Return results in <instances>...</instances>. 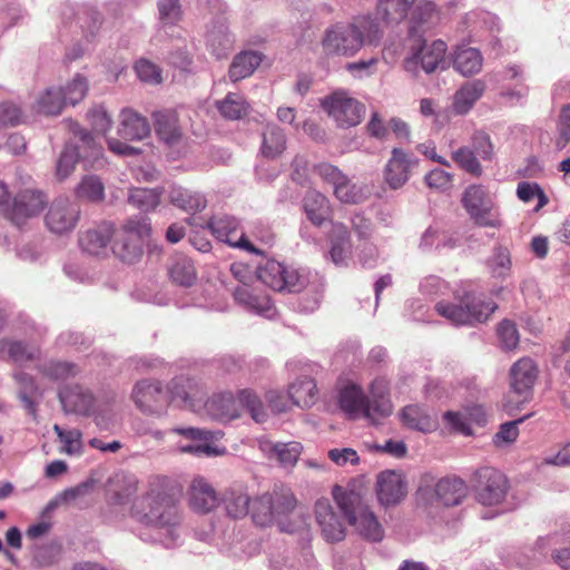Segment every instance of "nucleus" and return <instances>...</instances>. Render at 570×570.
<instances>
[{"instance_id":"nucleus-1","label":"nucleus","mask_w":570,"mask_h":570,"mask_svg":"<svg viewBox=\"0 0 570 570\" xmlns=\"http://www.w3.org/2000/svg\"><path fill=\"white\" fill-rule=\"evenodd\" d=\"M138 476L129 471L115 472L106 483V501L109 505L130 504L129 514L137 522L157 528L176 525L179 522L178 503L184 488L178 479L165 474H150L144 492L139 490Z\"/></svg>"},{"instance_id":"nucleus-2","label":"nucleus","mask_w":570,"mask_h":570,"mask_svg":"<svg viewBox=\"0 0 570 570\" xmlns=\"http://www.w3.org/2000/svg\"><path fill=\"white\" fill-rule=\"evenodd\" d=\"M382 37L379 23L368 16L356 17L347 24L328 28L322 39V50L327 57H352L365 45H376Z\"/></svg>"},{"instance_id":"nucleus-3","label":"nucleus","mask_w":570,"mask_h":570,"mask_svg":"<svg viewBox=\"0 0 570 570\" xmlns=\"http://www.w3.org/2000/svg\"><path fill=\"white\" fill-rule=\"evenodd\" d=\"M332 494L348 524L360 537L372 542L383 539L384 529L361 492L336 484Z\"/></svg>"},{"instance_id":"nucleus-4","label":"nucleus","mask_w":570,"mask_h":570,"mask_svg":"<svg viewBox=\"0 0 570 570\" xmlns=\"http://www.w3.org/2000/svg\"><path fill=\"white\" fill-rule=\"evenodd\" d=\"M498 308L490 298L473 291H456L454 301H440L435 304L436 313L455 325H475L485 323Z\"/></svg>"},{"instance_id":"nucleus-5","label":"nucleus","mask_w":570,"mask_h":570,"mask_svg":"<svg viewBox=\"0 0 570 570\" xmlns=\"http://www.w3.org/2000/svg\"><path fill=\"white\" fill-rule=\"evenodd\" d=\"M207 413L215 420L229 422L240 415V407H245L254 421L262 423L266 420V412L262 401L250 390H242L237 400L230 392L214 394L207 401L204 400Z\"/></svg>"},{"instance_id":"nucleus-6","label":"nucleus","mask_w":570,"mask_h":570,"mask_svg":"<svg viewBox=\"0 0 570 570\" xmlns=\"http://www.w3.org/2000/svg\"><path fill=\"white\" fill-rule=\"evenodd\" d=\"M151 226L145 217L128 218L115 230L111 250L122 263L132 265L144 256L145 240L149 237Z\"/></svg>"},{"instance_id":"nucleus-7","label":"nucleus","mask_w":570,"mask_h":570,"mask_svg":"<svg viewBox=\"0 0 570 570\" xmlns=\"http://www.w3.org/2000/svg\"><path fill=\"white\" fill-rule=\"evenodd\" d=\"M461 202L475 225L491 228L502 226L500 210L484 186H469L464 190Z\"/></svg>"},{"instance_id":"nucleus-8","label":"nucleus","mask_w":570,"mask_h":570,"mask_svg":"<svg viewBox=\"0 0 570 570\" xmlns=\"http://www.w3.org/2000/svg\"><path fill=\"white\" fill-rule=\"evenodd\" d=\"M131 400L136 407L146 415H160L170 404L168 390L157 380H140L131 391Z\"/></svg>"},{"instance_id":"nucleus-9","label":"nucleus","mask_w":570,"mask_h":570,"mask_svg":"<svg viewBox=\"0 0 570 570\" xmlns=\"http://www.w3.org/2000/svg\"><path fill=\"white\" fill-rule=\"evenodd\" d=\"M322 107L342 128L358 125L365 114V106L344 91H336L323 99Z\"/></svg>"},{"instance_id":"nucleus-10","label":"nucleus","mask_w":570,"mask_h":570,"mask_svg":"<svg viewBox=\"0 0 570 570\" xmlns=\"http://www.w3.org/2000/svg\"><path fill=\"white\" fill-rule=\"evenodd\" d=\"M271 494L273 495L274 522L277 523L282 532L294 533L306 525V518L298 511V501L291 490H274Z\"/></svg>"},{"instance_id":"nucleus-11","label":"nucleus","mask_w":570,"mask_h":570,"mask_svg":"<svg viewBox=\"0 0 570 570\" xmlns=\"http://www.w3.org/2000/svg\"><path fill=\"white\" fill-rule=\"evenodd\" d=\"M258 278L274 291L299 292L306 285V278L297 269L287 267L275 259H268L257 269Z\"/></svg>"},{"instance_id":"nucleus-12","label":"nucleus","mask_w":570,"mask_h":570,"mask_svg":"<svg viewBox=\"0 0 570 570\" xmlns=\"http://www.w3.org/2000/svg\"><path fill=\"white\" fill-rule=\"evenodd\" d=\"M474 489L478 502L492 507L501 503L508 492V480L499 470L483 466L474 473Z\"/></svg>"},{"instance_id":"nucleus-13","label":"nucleus","mask_w":570,"mask_h":570,"mask_svg":"<svg viewBox=\"0 0 570 570\" xmlns=\"http://www.w3.org/2000/svg\"><path fill=\"white\" fill-rule=\"evenodd\" d=\"M47 196L39 189L26 188L18 191L12 204L4 210L6 217L17 226L38 216L47 205Z\"/></svg>"},{"instance_id":"nucleus-14","label":"nucleus","mask_w":570,"mask_h":570,"mask_svg":"<svg viewBox=\"0 0 570 570\" xmlns=\"http://www.w3.org/2000/svg\"><path fill=\"white\" fill-rule=\"evenodd\" d=\"M80 218V207L68 198L55 199L45 216L47 228L62 235L75 229Z\"/></svg>"},{"instance_id":"nucleus-15","label":"nucleus","mask_w":570,"mask_h":570,"mask_svg":"<svg viewBox=\"0 0 570 570\" xmlns=\"http://www.w3.org/2000/svg\"><path fill=\"white\" fill-rule=\"evenodd\" d=\"M207 226L218 240L256 255H264V252L254 246L243 233H238L239 224L235 217L227 215L213 217Z\"/></svg>"},{"instance_id":"nucleus-16","label":"nucleus","mask_w":570,"mask_h":570,"mask_svg":"<svg viewBox=\"0 0 570 570\" xmlns=\"http://www.w3.org/2000/svg\"><path fill=\"white\" fill-rule=\"evenodd\" d=\"M416 165L417 158L413 154L402 148H393L383 170L384 181L392 189L401 188L407 183Z\"/></svg>"},{"instance_id":"nucleus-17","label":"nucleus","mask_w":570,"mask_h":570,"mask_svg":"<svg viewBox=\"0 0 570 570\" xmlns=\"http://www.w3.org/2000/svg\"><path fill=\"white\" fill-rule=\"evenodd\" d=\"M446 49L448 46L442 40H435L430 45L424 42L404 60V68L406 71L416 73L420 65L426 73H431L444 61Z\"/></svg>"},{"instance_id":"nucleus-18","label":"nucleus","mask_w":570,"mask_h":570,"mask_svg":"<svg viewBox=\"0 0 570 570\" xmlns=\"http://www.w3.org/2000/svg\"><path fill=\"white\" fill-rule=\"evenodd\" d=\"M115 235V225L101 222L79 234L78 243L82 252L91 256L105 257Z\"/></svg>"},{"instance_id":"nucleus-19","label":"nucleus","mask_w":570,"mask_h":570,"mask_svg":"<svg viewBox=\"0 0 570 570\" xmlns=\"http://www.w3.org/2000/svg\"><path fill=\"white\" fill-rule=\"evenodd\" d=\"M189 508L199 514H207L219 504V498L214 487L200 475L195 476L187 489Z\"/></svg>"},{"instance_id":"nucleus-20","label":"nucleus","mask_w":570,"mask_h":570,"mask_svg":"<svg viewBox=\"0 0 570 570\" xmlns=\"http://www.w3.org/2000/svg\"><path fill=\"white\" fill-rule=\"evenodd\" d=\"M376 495L383 507L399 504L406 495V482L400 472L386 470L376 479Z\"/></svg>"},{"instance_id":"nucleus-21","label":"nucleus","mask_w":570,"mask_h":570,"mask_svg":"<svg viewBox=\"0 0 570 570\" xmlns=\"http://www.w3.org/2000/svg\"><path fill=\"white\" fill-rule=\"evenodd\" d=\"M168 393L171 401H180L185 407L193 411L199 409L205 400L203 386L194 379L178 376L170 381Z\"/></svg>"},{"instance_id":"nucleus-22","label":"nucleus","mask_w":570,"mask_h":570,"mask_svg":"<svg viewBox=\"0 0 570 570\" xmlns=\"http://www.w3.org/2000/svg\"><path fill=\"white\" fill-rule=\"evenodd\" d=\"M314 513L322 535L327 542H338L345 538V527L328 499L317 500Z\"/></svg>"},{"instance_id":"nucleus-23","label":"nucleus","mask_w":570,"mask_h":570,"mask_svg":"<svg viewBox=\"0 0 570 570\" xmlns=\"http://www.w3.org/2000/svg\"><path fill=\"white\" fill-rule=\"evenodd\" d=\"M154 128L158 138L167 146H177L183 140V128L176 110L163 109L153 112Z\"/></svg>"},{"instance_id":"nucleus-24","label":"nucleus","mask_w":570,"mask_h":570,"mask_svg":"<svg viewBox=\"0 0 570 570\" xmlns=\"http://www.w3.org/2000/svg\"><path fill=\"white\" fill-rule=\"evenodd\" d=\"M170 432L179 434L190 441L203 442L199 444L180 445L179 452L181 453H190L196 456H214L224 452L209 444L214 439V433L212 431L197 428H176L171 429Z\"/></svg>"},{"instance_id":"nucleus-25","label":"nucleus","mask_w":570,"mask_h":570,"mask_svg":"<svg viewBox=\"0 0 570 570\" xmlns=\"http://www.w3.org/2000/svg\"><path fill=\"white\" fill-rule=\"evenodd\" d=\"M169 281L181 287H190L197 281V268L190 257L183 253L170 255L166 263Z\"/></svg>"},{"instance_id":"nucleus-26","label":"nucleus","mask_w":570,"mask_h":570,"mask_svg":"<svg viewBox=\"0 0 570 570\" xmlns=\"http://www.w3.org/2000/svg\"><path fill=\"white\" fill-rule=\"evenodd\" d=\"M59 400L67 413L90 415L94 406L92 394L80 385L66 386L59 392Z\"/></svg>"},{"instance_id":"nucleus-27","label":"nucleus","mask_w":570,"mask_h":570,"mask_svg":"<svg viewBox=\"0 0 570 570\" xmlns=\"http://www.w3.org/2000/svg\"><path fill=\"white\" fill-rule=\"evenodd\" d=\"M386 386L383 381H374L371 385L372 399H365L362 415L372 423L377 424L380 420L392 413V404L385 396Z\"/></svg>"},{"instance_id":"nucleus-28","label":"nucleus","mask_w":570,"mask_h":570,"mask_svg":"<svg viewBox=\"0 0 570 570\" xmlns=\"http://www.w3.org/2000/svg\"><path fill=\"white\" fill-rule=\"evenodd\" d=\"M539 368L531 357L518 360L510 368L511 387L517 394L530 392L538 379Z\"/></svg>"},{"instance_id":"nucleus-29","label":"nucleus","mask_w":570,"mask_h":570,"mask_svg":"<svg viewBox=\"0 0 570 570\" xmlns=\"http://www.w3.org/2000/svg\"><path fill=\"white\" fill-rule=\"evenodd\" d=\"M252 498L247 488L235 484L224 490L219 502L223 503L226 514L232 519H244L249 513Z\"/></svg>"},{"instance_id":"nucleus-30","label":"nucleus","mask_w":570,"mask_h":570,"mask_svg":"<svg viewBox=\"0 0 570 570\" xmlns=\"http://www.w3.org/2000/svg\"><path fill=\"white\" fill-rule=\"evenodd\" d=\"M466 484L460 478H443L433 489V495L438 502L445 507H454L466 497Z\"/></svg>"},{"instance_id":"nucleus-31","label":"nucleus","mask_w":570,"mask_h":570,"mask_svg":"<svg viewBox=\"0 0 570 570\" xmlns=\"http://www.w3.org/2000/svg\"><path fill=\"white\" fill-rule=\"evenodd\" d=\"M150 132L147 119L131 109H124L120 114L118 134L127 140H141Z\"/></svg>"},{"instance_id":"nucleus-32","label":"nucleus","mask_w":570,"mask_h":570,"mask_svg":"<svg viewBox=\"0 0 570 570\" xmlns=\"http://www.w3.org/2000/svg\"><path fill=\"white\" fill-rule=\"evenodd\" d=\"M453 68L464 77L476 75L483 66L481 52L471 47L460 46L453 53Z\"/></svg>"},{"instance_id":"nucleus-33","label":"nucleus","mask_w":570,"mask_h":570,"mask_svg":"<svg viewBox=\"0 0 570 570\" xmlns=\"http://www.w3.org/2000/svg\"><path fill=\"white\" fill-rule=\"evenodd\" d=\"M485 85L482 80L468 81L461 86L453 97V110L458 115L468 114L482 97Z\"/></svg>"},{"instance_id":"nucleus-34","label":"nucleus","mask_w":570,"mask_h":570,"mask_svg":"<svg viewBox=\"0 0 570 570\" xmlns=\"http://www.w3.org/2000/svg\"><path fill=\"white\" fill-rule=\"evenodd\" d=\"M303 206L307 218L315 226H322L330 218L331 207L328 199L316 190L306 193Z\"/></svg>"},{"instance_id":"nucleus-35","label":"nucleus","mask_w":570,"mask_h":570,"mask_svg":"<svg viewBox=\"0 0 570 570\" xmlns=\"http://www.w3.org/2000/svg\"><path fill=\"white\" fill-rule=\"evenodd\" d=\"M317 386L312 377H301L293 382L288 387V396L294 405L306 407L314 404L316 400Z\"/></svg>"},{"instance_id":"nucleus-36","label":"nucleus","mask_w":570,"mask_h":570,"mask_svg":"<svg viewBox=\"0 0 570 570\" xmlns=\"http://www.w3.org/2000/svg\"><path fill=\"white\" fill-rule=\"evenodd\" d=\"M286 148V138L284 131L276 125H266L262 134V155L274 159L278 157Z\"/></svg>"},{"instance_id":"nucleus-37","label":"nucleus","mask_w":570,"mask_h":570,"mask_svg":"<svg viewBox=\"0 0 570 570\" xmlns=\"http://www.w3.org/2000/svg\"><path fill=\"white\" fill-rule=\"evenodd\" d=\"M262 56L255 51H244L237 55L230 67L229 77L232 81H238L249 77L255 69L261 65Z\"/></svg>"},{"instance_id":"nucleus-38","label":"nucleus","mask_w":570,"mask_h":570,"mask_svg":"<svg viewBox=\"0 0 570 570\" xmlns=\"http://www.w3.org/2000/svg\"><path fill=\"white\" fill-rule=\"evenodd\" d=\"M415 0H379L377 13L386 23H399L405 19Z\"/></svg>"},{"instance_id":"nucleus-39","label":"nucleus","mask_w":570,"mask_h":570,"mask_svg":"<svg viewBox=\"0 0 570 570\" xmlns=\"http://www.w3.org/2000/svg\"><path fill=\"white\" fill-rule=\"evenodd\" d=\"M170 203L188 213H197L206 207V199L190 190L174 187L169 193Z\"/></svg>"},{"instance_id":"nucleus-40","label":"nucleus","mask_w":570,"mask_h":570,"mask_svg":"<svg viewBox=\"0 0 570 570\" xmlns=\"http://www.w3.org/2000/svg\"><path fill=\"white\" fill-rule=\"evenodd\" d=\"M249 513L253 522L259 527H269L274 522L273 495L263 493L250 501Z\"/></svg>"},{"instance_id":"nucleus-41","label":"nucleus","mask_w":570,"mask_h":570,"mask_svg":"<svg viewBox=\"0 0 570 570\" xmlns=\"http://www.w3.org/2000/svg\"><path fill=\"white\" fill-rule=\"evenodd\" d=\"M216 108L222 117L237 120L248 114L249 106L240 95L229 92L223 100L216 101Z\"/></svg>"},{"instance_id":"nucleus-42","label":"nucleus","mask_w":570,"mask_h":570,"mask_svg":"<svg viewBox=\"0 0 570 570\" xmlns=\"http://www.w3.org/2000/svg\"><path fill=\"white\" fill-rule=\"evenodd\" d=\"M365 399L360 386L350 384L340 392L338 403L345 413L355 416L362 414Z\"/></svg>"},{"instance_id":"nucleus-43","label":"nucleus","mask_w":570,"mask_h":570,"mask_svg":"<svg viewBox=\"0 0 570 570\" xmlns=\"http://www.w3.org/2000/svg\"><path fill=\"white\" fill-rule=\"evenodd\" d=\"M402 422L410 429L421 432H430L435 428V423L417 405H407L401 413Z\"/></svg>"},{"instance_id":"nucleus-44","label":"nucleus","mask_w":570,"mask_h":570,"mask_svg":"<svg viewBox=\"0 0 570 570\" xmlns=\"http://www.w3.org/2000/svg\"><path fill=\"white\" fill-rule=\"evenodd\" d=\"M160 191L149 188H132L128 202L141 212L154 210L160 203Z\"/></svg>"},{"instance_id":"nucleus-45","label":"nucleus","mask_w":570,"mask_h":570,"mask_svg":"<svg viewBox=\"0 0 570 570\" xmlns=\"http://www.w3.org/2000/svg\"><path fill=\"white\" fill-rule=\"evenodd\" d=\"M77 196L92 203L105 198V186L98 176H86L77 187Z\"/></svg>"},{"instance_id":"nucleus-46","label":"nucleus","mask_w":570,"mask_h":570,"mask_svg":"<svg viewBox=\"0 0 570 570\" xmlns=\"http://www.w3.org/2000/svg\"><path fill=\"white\" fill-rule=\"evenodd\" d=\"M4 350H7L9 358L18 364L36 360L40 354L38 347L28 346L19 341H3L2 351Z\"/></svg>"},{"instance_id":"nucleus-47","label":"nucleus","mask_w":570,"mask_h":570,"mask_svg":"<svg viewBox=\"0 0 570 570\" xmlns=\"http://www.w3.org/2000/svg\"><path fill=\"white\" fill-rule=\"evenodd\" d=\"M299 442L277 443L271 445V452L275 454L279 463L284 466H294L302 453Z\"/></svg>"},{"instance_id":"nucleus-48","label":"nucleus","mask_w":570,"mask_h":570,"mask_svg":"<svg viewBox=\"0 0 570 570\" xmlns=\"http://www.w3.org/2000/svg\"><path fill=\"white\" fill-rule=\"evenodd\" d=\"M62 89H48L38 100V110L45 115H59L65 106Z\"/></svg>"},{"instance_id":"nucleus-49","label":"nucleus","mask_w":570,"mask_h":570,"mask_svg":"<svg viewBox=\"0 0 570 570\" xmlns=\"http://www.w3.org/2000/svg\"><path fill=\"white\" fill-rule=\"evenodd\" d=\"M79 160V151L77 147L66 145L59 156L56 167V176L59 180L66 179L76 168Z\"/></svg>"},{"instance_id":"nucleus-50","label":"nucleus","mask_w":570,"mask_h":570,"mask_svg":"<svg viewBox=\"0 0 570 570\" xmlns=\"http://www.w3.org/2000/svg\"><path fill=\"white\" fill-rule=\"evenodd\" d=\"M53 431L62 443V452L72 455L79 454L82 449L81 432L77 429L63 430L58 424L53 425Z\"/></svg>"},{"instance_id":"nucleus-51","label":"nucleus","mask_w":570,"mask_h":570,"mask_svg":"<svg viewBox=\"0 0 570 570\" xmlns=\"http://www.w3.org/2000/svg\"><path fill=\"white\" fill-rule=\"evenodd\" d=\"M88 89L89 85L87 78L78 73L62 90V99L65 104L76 105L83 100Z\"/></svg>"},{"instance_id":"nucleus-52","label":"nucleus","mask_w":570,"mask_h":570,"mask_svg":"<svg viewBox=\"0 0 570 570\" xmlns=\"http://www.w3.org/2000/svg\"><path fill=\"white\" fill-rule=\"evenodd\" d=\"M207 42L217 58L227 56L233 48V40L223 28L208 32Z\"/></svg>"},{"instance_id":"nucleus-53","label":"nucleus","mask_w":570,"mask_h":570,"mask_svg":"<svg viewBox=\"0 0 570 570\" xmlns=\"http://www.w3.org/2000/svg\"><path fill=\"white\" fill-rule=\"evenodd\" d=\"M40 371L42 374L51 380H67L78 373L75 364L68 362L50 361L45 363Z\"/></svg>"},{"instance_id":"nucleus-54","label":"nucleus","mask_w":570,"mask_h":570,"mask_svg":"<svg viewBox=\"0 0 570 570\" xmlns=\"http://www.w3.org/2000/svg\"><path fill=\"white\" fill-rule=\"evenodd\" d=\"M452 158L458 164L459 167H461L469 174L474 176L481 175L482 167L479 160L476 159L474 151H472L468 147L459 148L456 151L452 154Z\"/></svg>"},{"instance_id":"nucleus-55","label":"nucleus","mask_w":570,"mask_h":570,"mask_svg":"<svg viewBox=\"0 0 570 570\" xmlns=\"http://www.w3.org/2000/svg\"><path fill=\"white\" fill-rule=\"evenodd\" d=\"M497 334L504 350H514L519 345V332L515 324L509 320L499 323Z\"/></svg>"},{"instance_id":"nucleus-56","label":"nucleus","mask_w":570,"mask_h":570,"mask_svg":"<svg viewBox=\"0 0 570 570\" xmlns=\"http://www.w3.org/2000/svg\"><path fill=\"white\" fill-rule=\"evenodd\" d=\"M517 195L524 203H530L537 198L538 208L543 207L548 203L547 196L544 195L543 190L535 183H520L517 188Z\"/></svg>"},{"instance_id":"nucleus-57","label":"nucleus","mask_w":570,"mask_h":570,"mask_svg":"<svg viewBox=\"0 0 570 570\" xmlns=\"http://www.w3.org/2000/svg\"><path fill=\"white\" fill-rule=\"evenodd\" d=\"M88 119L92 129L105 135L112 126V119L107 110L102 106L94 107L88 112Z\"/></svg>"},{"instance_id":"nucleus-58","label":"nucleus","mask_w":570,"mask_h":570,"mask_svg":"<svg viewBox=\"0 0 570 570\" xmlns=\"http://www.w3.org/2000/svg\"><path fill=\"white\" fill-rule=\"evenodd\" d=\"M235 299L246 306L249 309L263 311L268 307V301L266 298H259L245 286H239L234 292Z\"/></svg>"},{"instance_id":"nucleus-59","label":"nucleus","mask_w":570,"mask_h":570,"mask_svg":"<svg viewBox=\"0 0 570 570\" xmlns=\"http://www.w3.org/2000/svg\"><path fill=\"white\" fill-rule=\"evenodd\" d=\"M558 134L556 147L562 150L570 142V105L563 106L560 110Z\"/></svg>"},{"instance_id":"nucleus-60","label":"nucleus","mask_w":570,"mask_h":570,"mask_svg":"<svg viewBox=\"0 0 570 570\" xmlns=\"http://www.w3.org/2000/svg\"><path fill=\"white\" fill-rule=\"evenodd\" d=\"M21 118V109L16 104L0 102V129L19 125Z\"/></svg>"},{"instance_id":"nucleus-61","label":"nucleus","mask_w":570,"mask_h":570,"mask_svg":"<svg viewBox=\"0 0 570 570\" xmlns=\"http://www.w3.org/2000/svg\"><path fill=\"white\" fill-rule=\"evenodd\" d=\"M135 70L140 80L150 83H159L161 81V71L151 61L140 59L135 65Z\"/></svg>"},{"instance_id":"nucleus-62","label":"nucleus","mask_w":570,"mask_h":570,"mask_svg":"<svg viewBox=\"0 0 570 570\" xmlns=\"http://www.w3.org/2000/svg\"><path fill=\"white\" fill-rule=\"evenodd\" d=\"M314 171L317 174L325 183L333 186V188L337 184H342L345 181L346 175L343 174L336 166L330 163H321L314 166Z\"/></svg>"},{"instance_id":"nucleus-63","label":"nucleus","mask_w":570,"mask_h":570,"mask_svg":"<svg viewBox=\"0 0 570 570\" xmlns=\"http://www.w3.org/2000/svg\"><path fill=\"white\" fill-rule=\"evenodd\" d=\"M335 197L342 203L355 204L361 199V193L356 185L352 184L348 177H345V181L337 184L333 188Z\"/></svg>"},{"instance_id":"nucleus-64","label":"nucleus","mask_w":570,"mask_h":570,"mask_svg":"<svg viewBox=\"0 0 570 570\" xmlns=\"http://www.w3.org/2000/svg\"><path fill=\"white\" fill-rule=\"evenodd\" d=\"M492 273L497 276H505L511 268L510 253L507 248L498 247L490 261Z\"/></svg>"}]
</instances>
